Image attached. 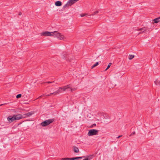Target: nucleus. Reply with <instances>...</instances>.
Here are the masks:
<instances>
[{
  "mask_svg": "<svg viewBox=\"0 0 160 160\" xmlns=\"http://www.w3.org/2000/svg\"><path fill=\"white\" fill-rule=\"evenodd\" d=\"M62 89H61L62 92V91H65L67 89L70 88V85H68L67 86H65L63 87H61Z\"/></svg>",
  "mask_w": 160,
  "mask_h": 160,
  "instance_id": "obj_9",
  "label": "nucleus"
},
{
  "mask_svg": "<svg viewBox=\"0 0 160 160\" xmlns=\"http://www.w3.org/2000/svg\"><path fill=\"white\" fill-rule=\"evenodd\" d=\"M154 82L156 85L160 86V81L156 80L154 81Z\"/></svg>",
  "mask_w": 160,
  "mask_h": 160,
  "instance_id": "obj_18",
  "label": "nucleus"
},
{
  "mask_svg": "<svg viewBox=\"0 0 160 160\" xmlns=\"http://www.w3.org/2000/svg\"><path fill=\"white\" fill-rule=\"evenodd\" d=\"M96 126V124L95 123H94L91 125L89 127L91 128H92L94 127H95Z\"/></svg>",
  "mask_w": 160,
  "mask_h": 160,
  "instance_id": "obj_23",
  "label": "nucleus"
},
{
  "mask_svg": "<svg viewBox=\"0 0 160 160\" xmlns=\"http://www.w3.org/2000/svg\"><path fill=\"white\" fill-rule=\"evenodd\" d=\"M103 117L104 118L106 119H110V118L109 116L106 114H105L103 115Z\"/></svg>",
  "mask_w": 160,
  "mask_h": 160,
  "instance_id": "obj_13",
  "label": "nucleus"
},
{
  "mask_svg": "<svg viewBox=\"0 0 160 160\" xmlns=\"http://www.w3.org/2000/svg\"><path fill=\"white\" fill-rule=\"evenodd\" d=\"M61 160H71V158H61Z\"/></svg>",
  "mask_w": 160,
  "mask_h": 160,
  "instance_id": "obj_19",
  "label": "nucleus"
},
{
  "mask_svg": "<svg viewBox=\"0 0 160 160\" xmlns=\"http://www.w3.org/2000/svg\"><path fill=\"white\" fill-rule=\"evenodd\" d=\"M83 160H88V159L86 158L85 159H84Z\"/></svg>",
  "mask_w": 160,
  "mask_h": 160,
  "instance_id": "obj_33",
  "label": "nucleus"
},
{
  "mask_svg": "<svg viewBox=\"0 0 160 160\" xmlns=\"http://www.w3.org/2000/svg\"><path fill=\"white\" fill-rule=\"evenodd\" d=\"M71 92L72 91V89L71 88Z\"/></svg>",
  "mask_w": 160,
  "mask_h": 160,
  "instance_id": "obj_36",
  "label": "nucleus"
},
{
  "mask_svg": "<svg viewBox=\"0 0 160 160\" xmlns=\"http://www.w3.org/2000/svg\"><path fill=\"white\" fill-rule=\"evenodd\" d=\"M145 31H144L143 30V31H142V32H142V33H144V32H145Z\"/></svg>",
  "mask_w": 160,
  "mask_h": 160,
  "instance_id": "obj_32",
  "label": "nucleus"
},
{
  "mask_svg": "<svg viewBox=\"0 0 160 160\" xmlns=\"http://www.w3.org/2000/svg\"><path fill=\"white\" fill-rule=\"evenodd\" d=\"M147 30V29L145 27H144L142 28H140L138 30H137L138 31H146Z\"/></svg>",
  "mask_w": 160,
  "mask_h": 160,
  "instance_id": "obj_17",
  "label": "nucleus"
},
{
  "mask_svg": "<svg viewBox=\"0 0 160 160\" xmlns=\"http://www.w3.org/2000/svg\"><path fill=\"white\" fill-rule=\"evenodd\" d=\"M33 114H34L33 112H28L27 113H25L23 115V118H25V117H28L31 116H32Z\"/></svg>",
  "mask_w": 160,
  "mask_h": 160,
  "instance_id": "obj_8",
  "label": "nucleus"
},
{
  "mask_svg": "<svg viewBox=\"0 0 160 160\" xmlns=\"http://www.w3.org/2000/svg\"><path fill=\"white\" fill-rule=\"evenodd\" d=\"M135 132H132V133L130 135V136H131V135H132L133 134H135Z\"/></svg>",
  "mask_w": 160,
  "mask_h": 160,
  "instance_id": "obj_29",
  "label": "nucleus"
},
{
  "mask_svg": "<svg viewBox=\"0 0 160 160\" xmlns=\"http://www.w3.org/2000/svg\"><path fill=\"white\" fill-rule=\"evenodd\" d=\"M54 120L55 119L54 118H52L51 119L46 120L42 122L40 124V125L42 127H46L53 122Z\"/></svg>",
  "mask_w": 160,
  "mask_h": 160,
  "instance_id": "obj_3",
  "label": "nucleus"
},
{
  "mask_svg": "<svg viewBox=\"0 0 160 160\" xmlns=\"http://www.w3.org/2000/svg\"><path fill=\"white\" fill-rule=\"evenodd\" d=\"M21 97H22V94H18L17 95L16 98L17 99H18L19 98H21Z\"/></svg>",
  "mask_w": 160,
  "mask_h": 160,
  "instance_id": "obj_21",
  "label": "nucleus"
},
{
  "mask_svg": "<svg viewBox=\"0 0 160 160\" xmlns=\"http://www.w3.org/2000/svg\"><path fill=\"white\" fill-rule=\"evenodd\" d=\"M159 19H160V16L158 18L154 19L153 20L154 23H157L160 21V20H159Z\"/></svg>",
  "mask_w": 160,
  "mask_h": 160,
  "instance_id": "obj_12",
  "label": "nucleus"
},
{
  "mask_svg": "<svg viewBox=\"0 0 160 160\" xmlns=\"http://www.w3.org/2000/svg\"><path fill=\"white\" fill-rule=\"evenodd\" d=\"M87 15V14L82 13V14H81L80 16L82 17H83L86 16V15Z\"/></svg>",
  "mask_w": 160,
  "mask_h": 160,
  "instance_id": "obj_24",
  "label": "nucleus"
},
{
  "mask_svg": "<svg viewBox=\"0 0 160 160\" xmlns=\"http://www.w3.org/2000/svg\"><path fill=\"white\" fill-rule=\"evenodd\" d=\"M6 104V103H4V104ZM3 105V104H1V105H0V106H2V105Z\"/></svg>",
  "mask_w": 160,
  "mask_h": 160,
  "instance_id": "obj_34",
  "label": "nucleus"
},
{
  "mask_svg": "<svg viewBox=\"0 0 160 160\" xmlns=\"http://www.w3.org/2000/svg\"><path fill=\"white\" fill-rule=\"evenodd\" d=\"M61 89H62L61 87H59V89L58 90H57V91H56L53 93H50L49 94H48L47 95L48 96H50L52 94L56 95V94H58L60 92H62V91H61Z\"/></svg>",
  "mask_w": 160,
  "mask_h": 160,
  "instance_id": "obj_7",
  "label": "nucleus"
},
{
  "mask_svg": "<svg viewBox=\"0 0 160 160\" xmlns=\"http://www.w3.org/2000/svg\"><path fill=\"white\" fill-rule=\"evenodd\" d=\"M141 33H142V32H139V33L138 34H141Z\"/></svg>",
  "mask_w": 160,
  "mask_h": 160,
  "instance_id": "obj_35",
  "label": "nucleus"
},
{
  "mask_svg": "<svg viewBox=\"0 0 160 160\" xmlns=\"http://www.w3.org/2000/svg\"><path fill=\"white\" fill-rule=\"evenodd\" d=\"M98 64H99V62H97L94 64V65H92V66L91 68L92 69L93 68H94L95 67H96V66H97L98 65Z\"/></svg>",
  "mask_w": 160,
  "mask_h": 160,
  "instance_id": "obj_14",
  "label": "nucleus"
},
{
  "mask_svg": "<svg viewBox=\"0 0 160 160\" xmlns=\"http://www.w3.org/2000/svg\"><path fill=\"white\" fill-rule=\"evenodd\" d=\"M78 159V157H73V158H71V160H76Z\"/></svg>",
  "mask_w": 160,
  "mask_h": 160,
  "instance_id": "obj_22",
  "label": "nucleus"
},
{
  "mask_svg": "<svg viewBox=\"0 0 160 160\" xmlns=\"http://www.w3.org/2000/svg\"><path fill=\"white\" fill-rule=\"evenodd\" d=\"M41 36H53L54 37H56L60 40H62L64 38V36L63 35H61L57 31H54L53 32H49L48 31H45L43 32L40 33Z\"/></svg>",
  "mask_w": 160,
  "mask_h": 160,
  "instance_id": "obj_1",
  "label": "nucleus"
},
{
  "mask_svg": "<svg viewBox=\"0 0 160 160\" xmlns=\"http://www.w3.org/2000/svg\"><path fill=\"white\" fill-rule=\"evenodd\" d=\"M99 130L97 129H90L88 131V136H92L96 135L98 134Z\"/></svg>",
  "mask_w": 160,
  "mask_h": 160,
  "instance_id": "obj_4",
  "label": "nucleus"
},
{
  "mask_svg": "<svg viewBox=\"0 0 160 160\" xmlns=\"http://www.w3.org/2000/svg\"><path fill=\"white\" fill-rule=\"evenodd\" d=\"M98 11L94 12L92 14V15H95L97 13H98Z\"/></svg>",
  "mask_w": 160,
  "mask_h": 160,
  "instance_id": "obj_25",
  "label": "nucleus"
},
{
  "mask_svg": "<svg viewBox=\"0 0 160 160\" xmlns=\"http://www.w3.org/2000/svg\"><path fill=\"white\" fill-rule=\"evenodd\" d=\"M22 123V122H20L19 123H18L17 125V126H18L19 125H20Z\"/></svg>",
  "mask_w": 160,
  "mask_h": 160,
  "instance_id": "obj_30",
  "label": "nucleus"
},
{
  "mask_svg": "<svg viewBox=\"0 0 160 160\" xmlns=\"http://www.w3.org/2000/svg\"><path fill=\"white\" fill-rule=\"evenodd\" d=\"M19 15H22V12H20L19 13V14H18Z\"/></svg>",
  "mask_w": 160,
  "mask_h": 160,
  "instance_id": "obj_31",
  "label": "nucleus"
},
{
  "mask_svg": "<svg viewBox=\"0 0 160 160\" xmlns=\"http://www.w3.org/2000/svg\"><path fill=\"white\" fill-rule=\"evenodd\" d=\"M62 2L60 1H57L55 2V5L57 6H60L62 5Z\"/></svg>",
  "mask_w": 160,
  "mask_h": 160,
  "instance_id": "obj_10",
  "label": "nucleus"
},
{
  "mask_svg": "<svg viewBox=\"0 0 160 160\" xmlns=\"http://www.w3.org/2000/svg\"><path fill=\"white\" fill-rule=\"evenodd\" d=\"M122 135H119V136H118V137H117V138H120V137H122Z\"/></svg>",
  "mask_w": 160,
  "mask_h": 160,
  "instance_id": "obj_28",
  "label": "nucleus"
},
{
  "mask_svg": "<svg viewBox=\"0 0 160 160\" xmlns=\"http://www.w3.org/2000/svg\"><path fill=\"white\" fill-rule=\"evenodd\" d=\"M134 57L135 56L133 55H129L128 56V59L129 60H132Z\"/></svg>",
  "mask_w": 160,
  "mask_h": 160,
  "instance_id": "obj_15",
  "label": "nucleus"
},
{
  "mask_svg": "<svg viewBox=\"0 0 160 160\" xmlns=\"http://www.w3.org/2000/svg\"><path fill=\"white\" fill-rule=\"evenodd\" d=\"M94 157V155H90L87 156V158H88V160H90L91 159H92Z\"/></svg>",
  "mask_w": 160,
  "mask_h": 160,
  "instance_id": "obj_16",
  "label": "nucleus"
},
{
  "mask_svg": "<svg viewBox=\"0 0 160 160\" xmlns=\"http://www.w3.org/2000/svg\"><path fill=\"white\" fill-rule=\"evenodd\" d=\"M54 82V81H53V82H44L45 83H48V84H49V83H53Z\"/></svg>",
  "mask_w": 160,
  "mask_h": 160,
  "instance_id": "obj_26",
  "label": "nucleus"
},
{
  "mask_svg": "<svg viewBox=\"0 0 160 160\" xmlns=\"http://www.w3.org/2000/svg\"><path fill=\"white\" fill-rule=\"evenodd\" d=\"M73 150L74 152L78 153L79 152L78 148L76 146L73 147Z\"/></svg>",
  "mask_w": 160,
  "mask_h": 160,
  "instance_id": "obj_11",
  "label": "nucleus"
},
{
  "mask_svg": "<svg viewBox=\"0 0 160 160\" xmlns=\"http://www.w3.org/2000/svg\"><path fill=\"white\" fill-rule=\"evenodd\" d=\"M79 0H69L67 3L63 6V8H65L66 7L71 6Z\"/></svg>",
  "mask_w": 160,
  "mask_h": 160,
  "instance_id": "obj_5",
  "label": "nucleus"
},
{
  "mask_svg": "<svg viewBox=\"0 0 160 160\" xmlns=\"http://www.w3.org/2000/svg\"><path fill=\"white\" fill-rule=\"evenodd\" d=\"M85 156H82V157H78V159H82L83 158H85Z\"/></svg>",
  "mask_w": 160,
  "mask_h": 160,
  "instance_id": "obj_27",
  "label": "nucleus"
},
{
  "mask_svg": "<svg viewBox=\"0 0 160 160\" xmlns=\"http://www.w3.org/2000/svg\"><path fill=\"white\" fill-rule=\"evenodd\" d=\"M112 64V63H109V64H108L106 69L105 70V71H106L110 67V66H111V65Z\"/></svg>",
  "mask_w": 160,
  "mask_h": 160,
  "instance_id": "obj_20",
  "label": "nucleus"
},
{
  "mask_svg": "<svg viewBox=\"0 0 160 160\" xmlns=\"http://www.w3.org/2000/svg\"><path fill=\"white\" fill-rule=\"evenodd\" d=\"M22 118L23 116L21 114H14L12 116H8L7 118V120L9 123H11L14 121L19 120Z\"/></svg>",
  "mask_w": 160,
  "mask_h": 160,
  "instance_id": "obj_2",
  "label": "nucleus"
},
{
  "mask_svg": "<svg viewBox=\"0 0 160 160\" xmlns=\"http://www.w3.org/2000/svg\"><path fill=\"white\" fill-rule=\"evenodd\" d=\"M70 56H71V55L70 54H68L66 53H63L62 58L63 59L66 60L67 61L71 62V61L72 58H70Z\"/></svg>",
  "mask_w": 160,
  "mask_h": 160,
  "instance_id": "obj_6",
  "label": "nucleus"
}]
</instances>
